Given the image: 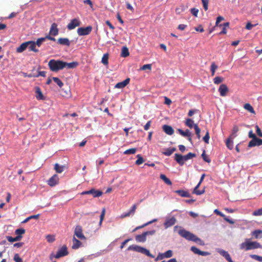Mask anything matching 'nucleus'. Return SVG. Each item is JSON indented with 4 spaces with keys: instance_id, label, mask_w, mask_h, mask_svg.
<instances>
[{
    "instance_id": "nucleus-1",
    "label": "nucleus",
    "mask_w": 262,
    "mask_h": 262,
    "mask_svg": "<svg viewBox=\"0 0 262 262\" xmlns=\"http://www.w3.org/2000/svg\"><path fill=\"white\" fill-rule=\"evenodd\" d=\"M78 63L76 61L68 63L60 60L51 59L48 62L50 70L52 72H57L64 68L74 69L77 67Z\"/></svg>"
},
{
    "instance_id": "nucleus-2",
    "label": "nucleus",
    "mask_w": 262,
    "mask_h": 262,
    "mask_svg": "<svg viewBox=\"0 0 262 262\" xmlns=\"http://www.w3.org/2000/svg\"><path fill=\"white\" fill-rule=\"evenodd\" d=\"M261 245L257 242H251L250 239L246 238L245 242L242 243L239 245V248L241 250L248 251L257 248H261Z\"/></svg>"
},
{
    "instance_id": "nucleus-3",
    "label": "nucleus",
    "mask_w": 262,
    "mask_h": 262,
    "mask_svg": "<svg viewBox=\"0 0 262 262\" xmlns=\"http://www.w3.org/2000/svg\"><path fill=\"white\" fill-rule=\"evenodd\" d=\"M196 156L195 154L192 152H189L184 156L179 154H175L174 160L180 165L182 166L184 164L185 161L192 159Z\"/></svg>"
},
{
    "instance_id": "nucleus-4",
    "label": "nucleus",
    "mask_w": 262,
    "mask_h": 262,
    "mask_svg": "<svg viewBox=\"0 0 262 262\" xmlns=\"http://www.w3.org/2000/svg\"><path fill=\"white\" fill-rule=\"evenodd\" d=\"M127 250H133L136 252L143 253L151 258L154 257V256L150 253V251L148 250L143 247H140L139 246L134 245H130L128 247Z\"/></svg>"
},
{
    "instance_id": "nucleus-5",
    "label": "nucleus",
    "mask_w": 262,
    "mask_h": 262,
    "mask_svg": "<svg viewBox=\"0 0 262 262\" xmlns=\"http://www.w3.org/2000/svg\"><path fill=\"white\" fill-rule=\"evenodd\" d=\"M155 233L156 231L155 230L144 232L141 234L137 235L135 237L136 241L137 242H145L146 240V236L147 235H152Z\"/></svg>"
},
{
    "instance_id": "nucleus-6",
    "label": "nucleus",
    "mask_w": 262,
    "mask_h": 262,
    "mask_svg": "<svg viewBox=\"0 0 262 262\" xmlns=\"http://www.w3.org/2000/svg\"><path fill=\"white\" fill-rule=\"evenodd\" d=\"M179 234L187 240L193 241L195 237V235L184 229H181L179 231Z\"/></svg>"
},
{
    "instance_id": "nucleus-7",
    "label": "nucleus",
    "mask_w": 262,
    "mask_h": 262,
    "mask_svg": "<svg viewBox=\"0 0 262 262\" xmlns=\"http://www.w3.org/2000/svg\"><path fill=\"white\" fill-rule=\"evenodd\" d=\"M92 29L93 28L92 26H88L85 28L80 27L78 28L77 32L79 36H84L90 34L92 32Z\"/></svg>"
},
{
    "instance_id": "nucleus-8",
    "label": "nucleus",
    "mask_w": 262,
    "mask_h": 262,
    "mask_svg": "<svg viewBox=\"0 0 262 262\" xmlns=\"http://www.w3.org/2000/svg\"><path fill=\"white\" fill-rule=\"evenodd\" d=\"M103 192L99 190H96L94 188L88 191H84L81 193V195L92 194L93 197L97 198L102 195Z\"/></svg>"
},
{
    "instance_id": "nucleus-9",
    "label": "nucleus",
    "mask_w": 262,
    "mask_h": 262,
    "mask_svg": "<svg viewBox=\"0 0 262 262\" xmlns=\"http://www.w3.org/2000/svg\"><path fill=\"white\" fill-rule=\"evenodd\" d=\"M81 22L79 18H75L72 19L67 25V28L69 30H72L80 25Z\"/></svg>"
},
{
    "instance_id": "nucleus-10",
    "label": "nucleus",
    "mask_w": 262,
    "mask_h": 262,
    "mask_svg": "<svg viewBox=\"0 0 262 262\" xmlns=\"http://www.w3.org/2000/svg\"><path fill=\"white\" fill-rule=\"evenodd\" d=\"M68 253L67 247L66 245H64L58 251L56 254L55 255L54 257L56 258H59L61 257L67 255Z\"/></svg>"
},
{
    "instance_id": "nucleus-11",
    "label": "nucleus",
    "mask_w": 262,
    "mask_h": 262,
    "mask_svg": "<svg viewBox=\"0 0 262 262\" xmlns=\"http://www.w3.org/2000/svg\"><path fill=\"white\" fill-rule=\"evenodd\" d=\"M74 234L80 239H85V237L82 233V227L80 225L76 226L74 231Z\"/></svg>"
},
{
    "instance_id": "nucleus-12",
    "label": "nucleus",
    "mask_w": 262,
    "mask_h": 262,
    "mask_svg": "<svg viewBox=\"0 0 262 262\" xmlns=\"http://www.w3.org/2000/svg\"><path fill=\"white\" fill-rule=\"evenodd\" d=\"M262 145V139L255 137L254 139H252L248 144L249 147H252L255 146Z\"/></svg>"
},
{
    "instance_id": "nucleus-13",
    "label": "nucleus",
    "mask_w": 262,
    "mask_h": 262,
    "mask_svg": "<svg viewBox=\"0 0 262 262\" xmlns=\"http://www.w3.org/2000/svg\"><path fill=\"white\" fill-rule=\"evenodd\" d=\"M59 177L57 174H54L51 178L48 181V184L50 186H54L58 183Z\"/></svg>"
},
{
    "instance_id": "nucleus-14",
    "label": "nucleus",
    "mask_w": 262,
    "mask_h": 262,
    "mask_svg": "<svg viewBox=\"0 0 262 262\" xmlns=\"http://www.w3.org/2000/svg\"><path fill=\"white\" fill-rule=\"evenodd\" d=\"M59 30L57 28V24L55 23H53L51 25V28L49 31V34L53 36H57L58 34Z\"/></svg>"
},
{
    "instance_id": "nucleus-15",
    "label": "nucleus",
    "mask_w": 262,
    "mask_h": 262,
    "mask_svg": "<svg viewBox=\"0 0 262 262\" xmlns=\"http://www.w3.org/2000/svg\"><path fill=\"white\" fill-rule=\"evenodd\" d=\"M229 91L228 86L225 84H222L219 89V92L220 94L222 97H225L227 95V93Z\"/></svg>"
},
{
    "instance_id": "nucleus-16",
    "label": "nucleus",
    "mask_w": 262,
    "mask_h": 262,
    "mask_svg": "<svg viewBox=\"0 0 262 262\" xmlns=\"http://www.w3.org/2000/svg\"><path fill=\"white\" fill-rule=\"evenodd\" d=\"M35 92L36 94L35 97H36V99L38 100H45V97L43 96V95L42 94V93L41 91L40 88L38 86H36L35 88Z\"/></svg>"
},
{
    "instance_id": "nucleus-17",
    "label": "nucleus",
    "mask_w": 262,
    "mask_h": 262,
    "mask_svg": "<svg viewBox=\"0 0 262 262\" xmlns=\"http://www.w3.org/2000/svg\"><path fill=\"white\" fill-rule=\"evenodd\" d=\"M176 222V219L174 217H171L170 218L166 219L164 225L165 228H167L173 225Z\"/></svg>"
},
{
    "instance_id": "nucleus-18",
    "label": "nucleus",
    "mask_w": 262,
    "mask_h": 262,
    "mask_svg": "<svg viewBox=\"0 0 262 262\" xmlns=\"http://www.w3.org/2000/svg\"><path fill=\"white\" fill-rule=\"evenodd\" d=\"M129 81H130V78H127L126 79H125L124 81L117 83L115 85V88H117V89L124 88L129 83Z\"/></svg>"
},
{
    "instance_id": "nucleus-19",
    "label": "nucleus",
    "mask_w": 262,
    "mask_h": 262,
    "mask_svg": "<svg viewBox=\"0 0 262 262\" xmlns=\"http://www.w3.org/2000/svg\"><path fill=\"white\" fill-rule=\"evenodd\" d=\"M54 170L56 171L57 173H61L64 170L68 168L66 165H60L58 163H56L54 165Z\"/></svg>"
},
{
    "instance_id": "nucleus-20",
    "label": "nucleus",
    "mask_w": 262,
    "mask_h": 262,
    "mask_svg": "<svg viewBox=\"0 0 262 262\" xmlns=\"http://www.w3.org/2000/svg\"><path fill=\"white\" fill-rule=\"evenodd\" d=\"M57 43L61 45L69 47L71 42L68 38H59L57 40Z\"/></svg>"
},
{
    "instance_id": "nucleus-21",
    "label": "nucleus",
    "mask_w": 262,
    "mask_h": 262,
    "mask_svg": "<svg viewBox=\"0 0 262 262\" xmlns=\"http://www.w3.org/2000/svg\"><path fill=\"white\" fill-rule=\"evenodd\" d=\"M27 42L28 43V48L29 51H33L36 53L39 52V50L36 48V45L34 41H28Z\"/></svg>"
},
{
    "instance_id": "nucleus-22",
    "label": "nucleus",
    "mask_w": 262,
    "mask_h": 262,
    "mask_svg": "<svg viewBox=\"0 0 262 262\" xmlns=\"http://www.w3.org/2000/svg\"><path fill=\"white\" fill-rule=\"evenodd\" d=\"M163 129L164 132L168 135H172L174 133V130L172 127L168 125H163Z\"/></svg>"
},
{
    "instance_id": "nucleus-23",
    "label": "nucleus",
    "mask_w": 262,
    "mask_h": 262,
    "mask_svg": "<svg viewBox=\"0 0 262 262\" xmlns=\"http://www.w3.org/2000/svg\"><path fill=\"white\" fill-rule=\"evenodd\" d=\"M73 245L72 249H78L81 245L82 243L78 239H76L75 237H73Z\"/></svg>"
},
{
    "instance_id": "nucleus-24",
    "label": "nucleus",
    "mask_w": 262,
    "mask_h": 262,
    "mask_svg": "<svg viewBox=\"0 0 262 262\" xmlns=\"http://www.w3.org/2000/svg\"><path fill=\"white\" fill-rule=\"evenodd\" d=\"M28 43L27 41L23 42L16 49V52L17 53H21L28 48Z\"/></svg>"
},
{
    "instance_id": "nucleus-25",
    "label": "nucleus",
    "mask_w": 262,
    "mask_h": 262,
    "mask_svg": "<svg viewBox=\"0 0 262 262\" xmlns=\"http://www.w3.org/2000/svg\"><path fill=\"white\" fill-rule=\"evenodd\" d=\"M175 192L179 194L182 197H190V193L188 191L183 190H177L175 191Z\"/></svg>"
},
{
    "instance_id": "nucleus-26",
    "label": "nucleus",
    "mask_w": 262,
    "mask_h": 262,
    "mask_svg": "<svg viewBox=\"0 0 262 262\" xmlns=\"http://www.w3.org/2000/svg\"><path fill=\"white\" fill-rule=\"evenodd\" d=\"M233 139L234 138H231V137H229L226 141V145L227 148L230 150L232 149L233 148Z\"/></svg>"
},
{
    "instance_id": "nucleus-27",
    "label": "nucleus",
    "mask_w": 262,
    "mask_h": 262,
    "mask_svg": "<svg viewBox=\"0 0 262 262\" xmlns=\"http://www.w3.org/2000/svg\"><path fill=\"white\" fill-rule=\"evenodd\" d=\"M243 107L245 110H246L250 113H251L253 114H255V112L253 107L252 106V105L250 103H247L245 104L244 105Z\"/></svg>"
},
{
    "instance_id": "nucleus-28",
    "label": "nucleus",
    "mask_w": 262,
    "mask_h": 262,
    "mask_svg": "<svg viewBox=\"0 0 262 262\" xmlns=\"http://www.w3.org/2000/svg\"><path fill=\"white\" fill-rule=\"evenodd\" d=\"M251 234L256 239L262 237V230H254Z\"/></svg>"
},
{
    "instance_id": "nucleus-29",
    "label": "nucleus",
    "mask_w": 262,
    "mask_h": 262,
    "mask_svg": "<svg viewBox=\"0 0 262 262\" xmlns=\"http://www.w3.org/2000/svg\"><path fill=\"white\" fill-rule=\"evenodd\" d=\"M239 128L237 125H234L233 129L232 130V133L230 135L231 138H234L237 136L236 133L238 132Z\"/></svg>"
},
{
    "instance_id": "nucleus-30",
    "label": "nucleus",
    "mask_w": 262,
    "mask_h": 262,
    "mask_svg": "<svg viewBox=\"0 0 262 262\" xmlns=\"http://www.w3.org/2000/svg\"><path fill=\"white\" fill-rule=\"evenodd\" d=\"M178 131L180 134L183 137L191 136V133L188 129H187L185 131H184L181 129H178Z\"/></svg>"
},
{
    "instance_id": "nucleus-31",
    "label": "nucleus",
    "mask_w": 262,
    "mask_h": 262,
    "mask_svg": "<svg viewBox=\"0 0 262 262\" xmlns=\"http://www.w3.org/2000/svg\"><path fill=\"white\" fill-rule=\"evenodd\" d=\"M6 238L9 242H14L20 241L21 239V238H22V236L17 235L15 237H12V236H7L6 237Z\"/></svg>"
},
{
    "instance_id": "nucleus-32",
    "label": "nucleus",
    "mask_w": 262,
    "mask_h": 262,
    "mask_svg": "<svg viewBox=\"0 0 262 262\" xmlns=\"http://www.w3.org/2000/svg\"><path fill=\"white\" fill-rule=\"evenodd\" d=\"M176 148L174 147L172 148H168L166 149L165 151L163 152V154L167 156H170L174 151H176Z\"/></svg>"
},
{
    "instance_id": "nucleus-33",
    "label": "nucleus",
    "mask_w": 262,
    "mask_h": 262,
    "mask_svg": "<svg viewBox=\"0 0 262 262\" xmlns=\"http://www.w3.org/2000/svg\"><path fill=\"white\" fill-rule=\"evenodd\" d=\"M200 184L198 183V185L194 187L193 193L196 195H201L205 192V190H198L199 187L200 186Z\"/></svg>"
},
{
    "instance_id": "nucleus-34",
    "label": "nucleus",
    "mask_w": 262,
    "mask_h": 262,
    "mask_svg": "<svg viewBox=\"0 0 262 262\" xmlns=\"http://www.w3.org/2000/svg\"><path fill=\"white\" fill-rule=\"evenodd\" d=\"M129 53L128 49L126 47H123L121 50V55L123 57H126L129 56Z\"/></svg>"
},
{
    "instance_id": "nucleus-35",
    "label": "nucleus",
    "mask_w": 262,
    "mask_h": 262,
    "mask_svg": "<svg viewBox=\"0 0 262 262\" xmlns=\"http://www.w3.org/2000/svg\"><path fill=\"white\" fill-rule=\"evenodd\" d=\"M160 177L166 184L169 185H171L172 184L170 179L167 178L165 174H161Z\"/></svg>"
},
{
    "instance_id": "nucleus-36",
    "label": "nucleus",
    "mask_w": 262,
    "mask_h": 262,
    "mask_svg": "<svg viewBox=\"0 0 262 262\" xmlns=\"http://www.w3.org/2000/svg\"><path fill=\"white\" fill-rule=\"evenodd\" d=\"M185 123L187 126L190 128H192L193 127V125L195 124H194V121L190 118L186 119Z\"/></svg>"
},
{
    "instance_id": "nucleus-37",
    "label": "nucleus",
    "mask_w": 262,
    "mask_h": 262,
    "mask_svg": "<svg viewBox=\"0 0 262 262\" xmlns=\"http://www.w3.org/2000/svg\"><path fill=\"white\" fill-rule=\"evenodd\" d=\"M108 54H104L102 58L101 62L104 65H107L108 63Z\"/></svg>"
},
{
    "instance_id": "nucleus-38",
    "label": "nucleus",
    "mask_w": 262,
    "mask_h": 262,
    "mask_svg": "<svg viewBox=\"0 0 262 262\" xmlns=\"http://www.w3.org/2000/svg\"><path fill=\"white\" fill-rule=\"evenodd\" d=\"M137 151L136 148H132L128 149L124 151L123 154L124 155H132L135 154Z\"/></svg>"
},
{
    "instance_id": "nucleus-39",
    "label": "nucleus",
    "mask_w": 262,
    "mask_h": 262,
    "mask_svg": "<svg viewBox=\"0 0 262 262\" xmlns=\"http://www.w3.org/2000/svg\"><path fill=\"white\" fill-rule=\"evenodd\" d=\"M137 157L138 159L136 161V162H135L136 165H139L142 164L144 162V160L143 158L140 155H138L137 156Z\"/></svg>"
},
{
    "instance_id": "nucleus-40",
    "label": "nucleus",
    "mask_w": 262,
    "mask_h": 262,
    "mask_svg": "<svg viewBox=\"0 0 262 262\" xmlns=\"http://www.w3.org/2000/svg\"><path fill=\"white\" fill-rule=\"evenodd\" d=\"M53 80L60 88H61L63 85V83L59 78L53 77Z\"/></svg>"
},
{
    "instance_id": "nucleus-41",
    "label": "nucleus",
    "mask_w": 262,
    "mask_h": 262,
    "mask_svg": "<svg viewBox=\"0 0 262 262\" xmlns=\"http://www.w3.org/2000/svg\"><path fill=\"white\" fill-rule=\"evenodd\" d=\"M46 40L45 37H41V38H38L37 39L36 41H35V43L36 46L40 47L41 46L42 43Z\"/></svg>"
},
{
    "instance_id": "nucleus-42",
    "label": "nucleus",
    "mask_w": 262,
    "mask_h": 262,
    "mask_svg": "<svg viewBox=\"0 0 262 262\" xmlns=\"http://www.w3.org/2000/svg\"><path fill=\"white\" fill-rule=\"evenodd\" d=\"M224 80V78L223 77L220 76H216L213 79V82L216 84H219L222 82Z\"/></svg>"
},
{
    "instance_id": "nucleus-43",
    "label": "nucleus",
    "mask_w": 262,
    "mask_h": 262,
    "mask_svg": "<svg viewBox=\"0 0 262 262\" xmlns=\"http://www.w3.org/2000/svg\"><path fill=\"white\" fill-rule=\"evenodd\" d=\"M202 157L203 159L204 160V161H205V162H206L208 163L211 162V160L208 157V156L206 154L205 150L203 151V152L202 154Z\"/></svg>"
},
{
    "instance_id": "nucleus-44",
    "label": "nucleus",
    "mask_w": 262,
    "mask_h": 262,
    "mask_svg": "<svg viewBox=\"0 0 262 262\" xmlns=\"http://www.w3.org/2000/svg\"><path fill=\"white\" fill-rule=\"evenodd\" d=\"M217 69V66L215 64L214 62H212L211 67L210 70L211 72V76H213L215 74V70Z\"/></svg>"
},
{
    "instance_id": "nucleus-45",
    "label": "nucleus",
    "mask_w": 262,
    "mask_h": 262,
    "mask_svg": "<svg viewBox=\"0 0 262 262\" xmlns=\"http://www.w3.org/2000/svg\"><path fill=\"white\" fill-rule=\"evenodd\" d=\"M25 233V230L23 228H19L17 229L15 231V233L17 234V235H20L21 236L22 234H24Z\"/></svg>"
},
{
    "instance_id": "nucleus-46",
    "label": "nucleus",
    "mask_w": 262,
    "mask_h": 262,
    "mask_svg": "<svg viewBox=\"0 0 262 262\" xmlns=\"http://www.w3.org/2000/svg\"><path fill=\"white\" fill-rule=\"evenodd\" d=\"M203 8L205 11H207L208 9V3L209 0H201Z\"/></svg>"
},
{
    "instance_id": "nucleus-47",
    "label": "nucleus",
    "mask_w": 262,
    "mask_h": 262,
    "mask_svg": "<svg viewBox=\"0 0 262 262\" xmlns=\"http://www.w3.org/2000/svg\"><path fill=\"white\" fill-rule=\"evenodd\" d=\"M252 215L254 216H260L262 215V208L258 209V210H255L253 213Z\"/></svg>"
},
{
    "instance_id": "nucleus-48",
    "label": "nucleus",
    "mask_w": 262,
    "mask_h": 262,
    "mask_svg": "<svg viewBox=\"0 0 262 262\" xmlns=\"http://www.w3.org/2000/svg\"><path fill=\"white\" fill-rule=\"evenodd\" d=\"M193 242H194L196 243L200 244V245H204V242L201 239L198 237L196 235L195 236Z\"/></svg>"
},
{
    "instance_id": "nucleus-49",
    "label": "nucleus",
    "mask_w": 262,
    "mask_h": 262,
    "mask_svg": "<svg viewBox=\"0 0 262 262\" xmlns=\"http://www.w3.org/2000/svg\"><path fill=\"white\" fill-rule=\"evenodd\" d=\"M210 136L209 132L207 131L205 135V136L203 138V141L207 144L209 143Z\"/></svg>"
},
{
    "instance_id": "nucleus-50",
    "label": "nucleus",
    "mask_w": 262,
    "mask_h": 262,
    "mask_svg": "<svg viewBox=\"0 0 262 262\" xmlns=\"http://www.w3.org/2000/svg\"><path fill=\"white\" fill-rule=\"evenodd\" d=\"M155 221V220L152 221H150V222H147V223H146L144 224V225H142V226H138V227H137L136 228H135V229L133 230V232H135L136 230H138V229H141V228H143L144 227H145V226H147V225H149V224H150L152 223L153 222H154Z\"/></svg>"
},
{
    "instance_id": "nucleus-51",
    "label": "nucleus",
    "mask_w": 262,
    "mask_h": 262,
    "mask_svg": "<svg viewBox=\"0 0 262 262\" xmlns=\"http://www.w3.org/2000/svg\"><path fill=\"white\" fill-rule=\"evenodd\" d=\"M251 257L254 259H255L258 261H262V256H260L257 255L253 254L250 255Z\"/></svg>"
},
{
    "instance_id": "nucleus-52",
    "label": "nucleus",
    "mask_w": 262,
    "mask_h": 262,
    "mask_svg": "<svg viewBox=\"0 0 262 262\" xmlns=\"http://www.w3.org/2000/svg\"><path fill=\"white\" fill-rule=\"evenodd\" d=\"M46 239L49 243H52L55 241V237L54 236L49 234L46 236Z\"/></svg>"
},
{
    "instance_id": "nucleus-53",
    "label": "nucleus",
    "mask_w": 262,
    "mask_h": 262,
    "mask_svg": "<svg viewBox=\"0 0 262 262\" xmlns=\"http://www.w3.org/2000/svg\"><path fill=\"white\" fill-rule=\"evenodd\" d=\"M164 255L165 258H170L172 256V251L170 250H169L164 253Z\"/></svg>"
},
{
    "instance_id": "nucleus-54",
    "label": "nucleus",
    "mask_w": 262,
    "mask_h": 262,
    "mask_svg": "<svg viewBox=\"0 0 262 262\" xmlns=\"http://www.w3.org/2000/svg\"><path fill=\"white\" fill-rule=\"evenodd\" d=\"M14 260L15 262H23L22 258L18 254H15L14 256Z\"/></svg>"
},
{
    "instance_id": "nucleus-55",
    "label": "nucleus",
    "mask_w": 262,
    "mask_h": 262,
    "mask_svg": "<svg viewBox=\"0 0 262 262\" xmlns=\"http://www.w3.org/2000/svg\"><path fill=\"white\" fill-rule=\"evenodd\" d=\"M191 13L194 16L197 17L199 12V10L196 8H193L190 10Z\"/></svg>"
},
{
    "instance_id": "nucleus-56",
    "label": "nucleus",
    "mask_w": 262,
    "mask_h": 262,
    "mask_svg": "<svg viewBox=\"0 0 262 262\" xmlns=\"http://www.w3.org/2000/svg\"><path fill=\"white\" fill-rule=\"evenodd\" d=\"M164 258H165V257L164 256V253H159L157 257L155 258V260L156 261H157L159 260H162V259H164Z\"/></svg>"
},
{
    "instance_id": "nucleus-57",
    "label": "nucleus",
    "mask_w": 262,
    "mask_h": 262,
    "mask_svg": "<svg viewBox=\"0 0 262 262\" xmlns=\"http://www.w3.org/2000/svg\"><path fill=\"white\" fill-rule=\"evenodd\" d=\"M105 213V209L104 208H103L101 214L100 216V224H101L102 222L104 219Z\"/></svg>"
},
{
    "instance_id": "nucleus-58",
    "label": "nucleus",
    "mask_w": 262,
    "mask_h": 262,
    "mask_svg": "<svg viewBox=\"0 0 262 262\" xmlns=\"http://www.w3.org/2000/svg\"><path fill=\"white\" fill-rule=\"evenodd\" d=\"M255 128H256V132L257 133V135L259 137H262V132L261 131L260 128L259 127V126L258 125H256Z\"/></svg>"
},
{
    "instance_id": "nucleus-59",
    "label": "nucleus",
    "mask_w": 262,
    "mask_h": 262,
    "mask_svg": "<svg viewBox=\"0 0 262 262\" xmlns=\"http://www.w3.org/2000/svg\"><path fill=\"white\" fill-rule=\"evenodd\" d=\"M142 70H145L146 69L151 70V64H146L143 65L141 68Z\"/></svg>"
},
{
    "instance_id": "nucleus-60",
    "label": "nucleus",
    "mask_w": 262,
    "mask_h": 262,
    "mask_svg": "<svg viewBox=\"0 0 262 262\" xmlns=\"http://www.w3.org/2000/svg\"><path fill=\"white\" fill-rule=\"evenodd\" d=\"M224 19V18L223 16H219L217 17L216 23H215V26H219V24L222 20Z\"/></svg>"
},
{
    "instance_id": "nucleus-61",
    "label": "nucleus",
    "mask_w": 262,
    "mask_h": 262,
    "mask_svg": "<svg viewBox=\"0 0 262 262\" xmlns=\"http://www.w3.org/2000/svg\"><path fill=\"white\" fill-rule=\"evenodd\" d=\"M191 250L195 254H197L199 255V252H200V249H199L198 248H197L196 247H194V246H192L191 247Z\"/></svg>"
},
{
    "instance_id": "nucleus-62",
    "label": "nucleus",
    "mask_w": 262,
    "mask_h": 262,
    "mask_svg": "<svg viewBox=\"0 0 262 262\" xmlns=\"http://www.w3.org/2000/svg\"><path fill=\"white\" fill-rule=\"evenodd\" d=\"M223 218L227 222L229 223L230 224H234L235 223V222L233 220L229 219L225 215H224V217H223Z\"/></svg>"
},
{
    "instance_id": "nucleus-63",
    "label": "nucleus",
    "mask_w": 262,
    "mask_h": 262,
    "mask_svg": "<svg viewBox=\"0 0 262 262\" xmlns=\"http://www.w3.org/2000/svg\"><path fill=\"white\" fill-rule=\"evenodd\" d=\"M193 127L195 130V134H200L201 129L196 124L193 125Z\"/></svg>"
},
{
    "instance_id": "nucleus-64",
    "label": "nucleus",
    "mask_w": 262,
    "mask_h": 262,
    "mask_svg": "<svg viewBox=\"0 0 262 262\" xmlns=\"http://www.w3.org/2000/svg\"><path fill=\"white\" fill-rule=\"evenodd\" d=\"M151 120L148 121L144 126V129L145 130H147L149 128V127L151 125Z\"/></svg>"
}]
</instances>
